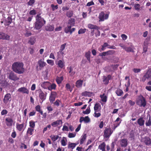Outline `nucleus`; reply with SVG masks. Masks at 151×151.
Returning <instances> with one entry per match:
<instances>
[{"label": "nucleus", "instance_id": "obj_1", "mask_svg": "<svg viewBox=\"0 0 151 151\" xmlns=\"http://www.w3.org/2000/svg\"><path fill=\"white\" fill-rule=\"evenodd\" d=\"M12 69L14 72L19 74H22L24 71V64L22 62L14 63L12 65Z\"/></svg>", "mask_w": 151, "mask_h": 151}, {"label": "nucleus", "instance_id": "obj_2", "mask_svg": "<svg viewBox=\"0 0 151 151\" xmlns=\"http://www.w3.org/2000/svg\"><path fill=\"white\" fill-rule=\"evenodd\" d=\"M41 14L39 13L35 17L36 22L34 23V28L36 29H40L46 23L44 19L40 16Z\"/></svg>", "mask_w": 151, "mask_h": 151}, {"label": "nucleus", "instance_id": "obj_3", "mask_svg": "<svg viewBox=\"0 0 151 151\" xmlns=\"http://www.w3.org/2000/svg\"><path fill=\"white\" fill-rule=\"evenodd\" d=\"M137 104L139 107H145L146 102L145 98L142 95L139 96L136 100Z\"/></svg>", "mask_w": 151, "mask_h": 151}, {"label": "nucleus", "instance_id": "obj_4", "mask_svg": "<svg viewBox=\"0 0 151 151\" xmlns=\"http://www.w3.org/2000/svg\"><path fill=\"white\" fill-rule=\"evenodd\" d=\"M113 132V130H112L109 127L105 128L104 131V138H109Z\"/></svg>", "mask_w": 151, "mask_h": 151}, {"label": "nucleus", "instance_id": "obj_5", "mask_svg": "<svg viewBox=\"0 0 151 151\" xmlns=\"http://www.w3.org/2000/svg\"><path fill=\"white\" fill-rule=\"evenodd\" d=\"M37 64L39 66H36V69L37 70H41L47 65L46 63L44 62L42 59H40L38 60Z\"/></svg>", "mask_w": 151, "mask_h": 151}, {"label": "nucleus", "instance_id": "obj_6", "mask_svg": "<svg viewBox=\"0 0 151 151\" xmlns=\"http://www.w3.org/2000/svg\"><path fill=\"white\" fill-rule=\"evenodd\" d=\"M57 95L55 91H51L49 96V100L51 104L53 103L55 101V98Z\"/></svg>", "mask_w": 151, "mask_h": 151}, {"label": "nucleus", "instance_id": "obj_7", "mask_svg": "<svg viewBox=\"0 0 151 151\" xmlns=\"http://www.w3.org/2000/svg\"><path fill=\"white\" fill-rule=\"evenodd\" d=\"M151 77V69H149L148 70L147 72L144 74L143 76L142 81L145 82L146 79H148Z\"/></svg>", "mask_w": 151, "mask_h": 151}, {"label": "nucleus", "instance_id": "obj_8", "mask_svg": "<svg viewBox=\"0 0 151 151\" xmlns=\"http://www.w3.org/2000/svg\"><path fill=\"white\" fill-rule=\"evenodd\" d=\"M11 100V96L10 93H7L4 96L3 102L5 104H7L10 102Z\"/></svg>", "mask_w": 151, "mask_h": 151}, {"label": "nucleus", "instance_id": "obj_9", "mask_svg": "<svg viewBox=\"0 0 151 151\" xmlns=\"http://www.w3.org/2000/svg\"><path fill=\"white\" fill-rule=\"evenodd\" d=\"M109 14H106L105 15L104 12H101L99 15V21H103L104 19H108L109 17Z\"/></svg>", "mask_w": 151, "mask_h": 151}, {"label": "nucleus", "instance_id": "obj_10", "mask_svg": "<svg viewBox=\"0 0 151 151\" xmlns=\"http://www.w3.org/2000/svg\"><path fill=\"white\" fill-rule=\"evenodd\" d=\"M8 78L9 79L14 81H16L19 79L16 74L12 71L9 73Z\"/></svg>", "mask_w": 151, "mask_h": 151}, {"label": "nucleus", "instance_id": "obj_11", "mask_svg": "<svg viewBox=\"0 0 151 151\" xmlns=\"http://www.w3.org/2000/svg\"><path fill=\"white\" fill-rule=\"evenodd\" d=\"M111 76L110 75H109L107 77L103 76V82L105 84L107 85L109 83V81L111 79Z\"/></svg>", "mask_w": 151, "mask_h": 151}, {"label": "nucleus", "instance_id": "obj_12", "mask_svg": "<svg viewBox=\"0 0 151 151\" xmlns=\"http://www.w3.org/2000/svg\"><path fill=\"white\" fill-rule=\"evenodd\" d=\"M0 39L2 40H9L10 39V36L4 33L0 32Z\"/></svg>", "mask_w": 151, "mask_h": 151}, {"label": "nucleus", "instance_id": "obj_13", "mask_svg": "<svg viewBox=\"0 0 151 151\" xmlns=\"http://www.w3.org/2000/svg\"><path fill=\"white\" fill-rule=\"evenodd\" d=\"M127 140L126 139H122L120 140V145L122 147H126L128 145Z\"/></svg>", "mask_w": 151, "mask_h": 151}, {"label": "nucleus", "instance_id": "obj_14", "mask_svg": "<svg viewBox=\"0 0 151 151\" xmlns=\"http://www.w3.org/2000/svg\"><path fill=\"white\" fill-rule=\"evenodd\" d=\"M51 83L49 81H44L41 83L40 86L45 89H48Z\"/></svg>", "mask_w": 151, "mask_h": 151}, {"label": "nucleus", "instance_id": "obj_15", "mask_svg": "<svg viewBox=\"0 0 151 151\" xmlns=\"http://www.w3.org/2000/svg\"><path fill=\"white\" fill-rule=\"evenodd\" d=\"M17 91L18 92H21L22 93H26L27 94L29 93V90L25 87H22L19 88Z\"/></svg>", "mask_w": 151, "mask_h": 151}, {"label": "nucleus", "instance_id": "obj_16", "mask_svg": "<svg viewBox=\"0 0 151 151\" xmlns=\"http://www.w3.org/2000/svg\"><path fill=\"white\" fill-rule=\"evenodd\" d=\"M90 121V119L88 116H86L85 117H81L79 119V122L81 123L83 122L85 123H88Z\"/></svg>", "mask_w": 151, "mask_h": 151}, {"label": "nucleus", "instance_id": "obj_17", "mask_svg": "<svg viewBox=\"0 0 151 151\" xmlns=\"http://www.w3.org/2000/svg\"><path fill=\"white\" fill-rule=\"evenodd\" d=\"M36 41V38L34 36L30 37L28 42V43L33 45L34 44Z\"/></svg>", "mask_w": 151, "mask_h": 151}, {"label": "nucleus", "instance_id": "obj_18", "mask_svg": "<svg viewBox=\"0 0 151 151\" xmlns=\"http://www.w3.org/2000/svg\"><path fill=\"white\" fill-rule=\"evenodd\" d=\"M46 95L45 96L44 93L42 90H40L39 92V96L40 99L42 100V102L45 100L46 98Z\"/></svg>", "mask_w": 151, "mask_h": 151}, {"label": "nucleus", "instance_id": "obj_19", "mask_svg": "<svg viewBox=\"0 0 151 151\" xmlns=\"http://www.w3.org/2000/svg\"><path fill=\"white\" fill-rule=\"evenodd\" d=\"M101 106L99 103H96L95 104L94 109L96 112L99 111L101 110Z\"/></svg>", "mask_w": 151, "mask_h": 151}, {"label": "nucleus", "instance_id": "obj_20", "mask_svg": "<svg viewBox=\"0 0 151 151\" xmlns=\"http://www.w3.org/2000/svg\"><path fill=\"white\" fill-rule=\"evenodd\" d=\"M93 94L94 95L93 92L87 91H85L81 93V95L82 96H88V97H91Z\"/></svg>", "mask_w": 151, "mask_h": 151}, {"label": "nucleus", "instance_id": "obj_21", "mask_svg": "<svg viewBox=\"0 0 151 151\" xmlns=\"http://www.w3.org/2000/svg\"><path fill=\"white\" fill-rule=\"evenodd\" d=\"M26 126L24 127V123H22L20 124H17V128L19 131L22 130H24Z\"/></svg>", "mask_w": 151, "mask_h": 151}, {"label": "nucleus", "instance_id": "obj_22", "mask_svg": "<svg viewBox=\"0 0 151 151\" xmlns=\"http://www.w3.org/2000/svg\"><path fill=\"white\" fill-rule=\"evenodd\" d=\"M77 145V144L76 143L69 142L68 146V148H71V151H73V149L75 148Z\"/></svg>", "mask_w": 151, "mask_h": 151}, {"label": "nucleus", "instance_id": "obj_23", "mask_svg": "<svg viewBox=\"0 0 151 151\" xmlns=\"http://www.w3.org/2000/svg\"><path fill=\"white\" fill-rule=\"evenodd\" d=\"M144 142L147 145H149L151 144V139L149 137H145L144 139Z\"/></svg>", "mask_w": 151, "mask_h": 151}, {"label": "nucleus", "instance_id": "obj_24", "mask_svg": "<svg viewBox=\"0 0 151 151\" xmlns=\"http://www.w3.org/2000/svg\"><path fill=\"white\" fill-rule=\"evenodd\" d=\"M88 27L91 29H99V27L96 25L89 24L88 25Z\"/></svg>", "mask_w": 151, "mask_h": 151}, {"label": "nucleus", "instance_id": "obj_25", "mask_svg": "<svg viewBox=\"0 0 151 151\" xmlns=\"http://www.w3.org/2000/svg\"><path fill=\"white\" fill-rule=\"evenodd\" d=\"M12 18L8 17L7 20L5 21L4 25L5 26H9L12 22Z\"/></svg>", "mask_w": 151, "mask_h": 151}, {"label": "nucleus", "instance_id": "obj_26", "mask_svg": "<svg viewBox=\"0 0 151 151\" xmlns=\"http://www.w3.org/2000/svg\"><path fill=\"white\" fill-rule=\"evenodd\" d=\"M83 83V81L79 80L77 81L76 82V86L78 88L81 87Z\"/></svg>", "mask_w": 151, "mask_h": 151}, {"label": "nucleus", "instance_id": "obj_27", "mask_svg": "<svg viewBox=\"0 0 151 151\" xmlns=\"http://www.w3.org/2000/svg\"><path fill=\"white\" fill-rule=\"evenodd\" d=\"M64 79L63 76L61 77L57 76L55 79V81L58 84H60Z\"/></svg>", "mask_w": 151, "mask_h": 151}, {"label": "nucleus", "instance_id": "obj_28", "mask_svg": "<svg viewBox=\"0 0 151 151\" xmlns=\"http://www.w3.org/2000/svg\"><path fill=\"white\" fill-rule=\"evenodd\" d=\"M87 137L86 134H83L81 136V139L80 140V144L82 145L86 139Z\"/></svg>", "mask_w": 151, "mask_h": 151}, {"label": "nucleus", "instance_id": "obj_29", "mask_svg": "<svg viewBox=\"0 0 151 151\" xmlns=\"http://www.w3.org/2000/svg\"><path fill=\"white\" fill-rule=\"evenodd\" d=\"M75 20L73 18L70 19L68 21V25L71 27H72L74 26L75 24Z\"/></svg>", "mask_w": 151, "mask_h": 151}, {"label": "nucleus", "instance_id": "obj_30", "mask_svg": "<svg viewBox=\"0 0 151 151\" xmlns=\"http://www.w3.org/2000/svg\"><path fill=\"white\" fill-rule=\"evenodd\" d=\"M54 27L53 25H47L45 27V29L47 31H52L53 30Z\"/></svg>", "mask_w": 151, "mask_h": 151}, {"label": "nucleus", "instance_id": "obj_31", "mask_svg": "<svg viewBox=\"0 0 151 151\" xmlns=\"http://www.w3.org/2000/svg\"><path fill=\"white\" fill-rule=\"evenodd\" d=\"M115 93L118 96H121L123 93L122 90L120 88H117L115 91Z\"/></svg>", "mask_w": 151, "mask_h": 151}, {"label": "nucleus", "instance_id": "obj_32", "mask_svg": "<svg viewBox=\"0 0 151 151\" xmlns=\"http://www.w3.org/2000/svg\"><path fill=\"white\" fill-rule=\"evenodd\" d=\"M64 61H63L61 60H60L58 61L57 65L59 68H62L64 66Z\"/></svg>", "mask_w": 151, "mask_h": 151}, {"label": "nucleus", "instance_id": "obj_33", "mask_svg": "<svg viewBox=\"0 0 151 151\" xmlns=\"http://www.w3.org/2000/svg\"><path fill=\"white\" fill-rule=\"evenodd\" d=\"M100 97L101 99V100L102 101L104 102H106L107 97L105 95V94L103 93L102 95H101Z\"/></svg>", "mask_w": 151, "mask_h": 151}, {"label": "nucleus", "instance_id": "obj_34", "mask_svg": "<svg viewBox=\"0 0 151 151\" xmlns=\"http://www.w3.org/2000/svg\"><path fill=\"white\" fill-rule=\"evenodd\" d=\"M57 86L55 83H52L49 85L48 90L51 91L52 90H55L56 89Z\"/></svg>", "mask_w": 151, "mask_h": 151}, {"label": "nucleus", "instance_id": "obj_35", "mask_svg": "<svg viewBox=\"0 0 151 151\" xmlns=\"http://www.w3.org/2000/svg\"><path fill=\"white\" fill-rule=\"evenodd\" d=\"M106 144L104 142L101 143L98 147V148L101 150H105Z\"/></svg>", "mask_w": 151, "mask_h": 151}, {"label": "nucleus", "instance_id": "obj_36", "mask_svg": "<svg viewBox=\"0 0 151 151\" xmlns=\"http://www.w3.org/2000/svg\"><path fill=\"white\" fill-rule=\"evenodd\" d=\"M91 52L90 51L86 52L85 54V57L87 59L89 62H90V56Z\"/></svg>", "mask_w": 151, "mask_h": 151}, {"label": "nucleus", "instance_id": "obj_37", "mask_svg": "<svg viewBox=\"0 0 151 151\" xmlns=\"http://www.w3.org/2000/svg\"><path fill=\"white\" fill-rule=\"evenodd\" d=\"M65 88L67 90L70 91L71 92L73 90V88L71 87L70 84L69 83H67L66 84Z\"/></svg>", "mask_w": 151, "mask_h": 151}, {"label": "nucleus", "instance_id": "obj_38", "mask_svg": "<svg viewBox=\"0 0 151 151\" xmlns=\"http://www.w3.org/2000/svg\"><path fill=\"white\" fill-rule=\"evenodd\" d=\"M35 109L37 111L39 112L42 115H43V111L41 110V107L40 105L36 106L35 107Z\"/></svg>", "mask_w": 151, "mask_h": 151}, {"label": "nucleus", "instance_id": "obj_39", "mask_svg": "<svg viewBox=\"0 0 151 151\" xmlns=\"http://www.w3.org/2000/svg\"><path fill=\"white\" fill-rule=\"evenodd\" d=\"M73 15V11L70 10L67 11L66 14V16L69 18L71 17Z\"/></svg>", "mask_w": 151, "mask_h": 151}, {"label": "nucleus", "instance_id": "obj_40", "mask_svg": "<svg viewBox=\"0 0 151 151\" xmlns=\"http://www.w3.org/2000/svg\"><path fill=\"white\" fill-rule=\"evenodd\" d=\"M34 131V129L29 128L27 130V134L28 135H31L32 134V132Z\"/></svg>", "mask_w": 151, "mask_h": 151}, {"label": "nucleus", "instance_id": "obj_41", "mask_svg": "<svg viewBox=\"0 0 151 151\" xmlns=\"http://www.w3.org/2000/svg\"><path fill=\"white\" fill-rule=\"evenodd\" d=\"M71 27L69 26V25H68L67 27H66L64 30V31L66 33H67L68 32H70V28H71Z\"/></svg>", "mask_w": 151, "mask_h": 151}, {"label": "nucleus", "instance_id": "obj_42", "mask_svg": "<svg viewBox=\"0 0 151 151\" xmlns=\"http://www.w3.org/2000/svg\"><path fill=\"white\" fill-rule=\"evenodd\" d=\"M50 137L51 138L53 142H55L58 139L59 137L58 135H53L50 136Z\"/></svg>", "mask_w": 151, "mask_h": 151}, {"label": "nucleus", "instance_id": "obj_43", "mask_svg": "<svg viewBox=\"0 0 151 151\" xmlns=\"http://www.w3.org/2000/svg\"><path fill=\"white\" fill-rule=\"evenodd\" d=\"M116 144L115 142H113L111 144V150L110 151H114V146Z\"/></svg>", "mask_w": 151, "mask_h": 151}, {"label": "nucleus", "instance_id": "obj_44", "mask_svg": "<svg viewBox=\"0 0 151 151\" xmlns=\"http://www.w3.org/2000/svg\"><path fill=\"white\" fill-rule=\"evenodd\" d=\"M1 86L6 87L8 86L9 84L8 82L6 81H2V83H1Z\"/></svg>", "mask_w": 151, "mask_h": 151}, {"label": "nucleus", "instance_id": "obj_45", "mask_svg": "<svg viewBox=\"0 0 151 151\" xmlns=\"http://www.w3.org/2000/svg\"><path fill=\"white\" fill-rule=\"evenodd\" d=\"M65 137H63L61 141V145L63 146H65L66 145V143L65 141Z\"/></svg>", "mask_w": 151, "mask_h": 151}, {"label": "nucleus", "instance_id": "obj_46", "mask_svg": "<svg viewBox=\"0 0 151 151\" xmlns=\"http://www.w3.org/2000/svg\"><path fill=\"white\" fill-rule=\"evenodd\" d=\"M86 29H81L78 31V33L79 34L84 33L86 31Z\"/></svg>", "mask_w": 151, "mask_h": 151}, {"label": "nucleus", "instance_id": "obj_47", "mask_svg": "<svg viewBox=\"0 0 151 151\" xmlns=\"http://www.w3.org/2000/svg\"><path fill=\"white\" fill-rule=\"evenodd\" d=\"M90 108H87L85 111H83V113L84 114H88L90 112Z\"/></svg>", "mask_w": 151, "mask_h": 151}, {"label": "nucleus", "instance_id": "obj_48", "mask_svg": "<svg viewBox=\"0 0 151 151\" xmlns=\"http://www.w3.org/2000/svg\"><path fill=\"white\" fill-rule=\"evenodd\" d=\"M125 50L127 52H134L133 49L130 47H126Z\"/></svg>", "mask_w": 151, "mask_h": 151}, {"label": "nucleus", "instance_id": "obj_49", "mask_svg": "<svg viewBox=\"0 0 151 151\" xmlns=\"http://www.w3.org/2000/svg\"><path fill=\"white\" fill-rule=\"evenodd\" d=\"M47 63L50 65L52 66L54 64V61L51 60H47Z\"/></svg>", "mask_w": 151, "mask_h": 151}, {"label": "nucleus", "instance_id": "obj_50", "mask_svg": "<svg viewBox=\"0 0 151 151\" xmlns=\"http://www.w3.org/2000/svg\"><path fill=\"white\" fill-rule=\"evenodd\" d=\"M66 45V43H65L64 44L61 45L60 46V49L59 51H63L65 48V46Z\"/></svg>", "mask_w": 151, "mask_h": 151}, {"label": "nucleus", "instance_id": "obj_51", "mask_svg": "<svg viewBox=\"0 0 151 151\" xmlns=\"http://www.w3.org/2000/svg\"><path fill=\"white\" fill-rule=\"evenodd\" d=\"M20 146L21 149L24 148V149H26L27 148V145L23 143H20Z\"/></svg>", "mask_w": 151, "mask_h": 151}, {"label": "nucleus", "instance_id": "obj_52", "mask_svg": "<svg viewBox=\"0 0 151 151\" xmlns=\"http://www.w3.org/2000/svg\"><path fill=\"white\" fill-rule=\"evenodd\" d=\"M51 7L52 8V9L53 11H54L55 10V9H57L58 8V5L55 6L53 4H52L51 5Z\"/></svg>", "mask_w": 151, "mask_h": 151}, {"label": "nucleus", "instance_id": "obj_53", "mask_svg": "<svg viewBox=\"0 0 151 151\" xmlns=\"http://www.w3.org/2000/svg\"><path fill=\"white\" fill-rule=\"evenodd\" d=\"M76 135V134H73L72 133H70L68 134V137L70 138L74 137Z\"/></svg>", "mask_w": 151, "mask_h": 151}, {"label": "nucleus", "instance_id": "obj_54", "mask_svg": "<svg viewBox=\"0 0 151 151\" xmlns=\"http://www.w3.org/2000/svg\"><path fill=\"white\" fill-rule=\"evenodd\" d=\"M60 102V101L59 99H57L56 101L53 103L54 105L58 106H59V102Z\"/></svg>", "mask_w": 151, "mask_h": 151}, {"label": "nucleus", "instance_id": "obj_55", "mask_svg": "<svg viewBox=\"0 0 151 151\" xmlns=\"http://www.w3.org/2000/svg\"><path fill=\"white\" fill-rule=\"evenodd\" d=\"M141 69L140 68H134L132 69V70L134 73H138L141 71Z\"/></svg>", "mask_w": 151, "mask_h": 151}, {"label": "nucleus", "instance_id": "obj_56", "mask_svg": "<svg viewBox=\"0 0 151 151\" xmlns=\"http://www.w3.org/2000/svg\"><path fill=\"white\" fill-rule=\"evenodd\" d=\"M140 5L139 4H135L134 7L136 10H139L140 9Z\"/></svg>", "mask_w": 151, "mask_h": 151}, {"label": "nucleus", "instance_id": "obj_57", "mask_svg": "<svg viewBox=\"0 0 151 151\" xmlns=\"http://www.w3.org/2000/svg\"><path fill=\"white\" fill-rule=\"evenodd\" d=\"M35 2L34 0H29L27 3V4L28 5L32 6L34 3Z\"/></svg>", "mask_w": 151, "mask_h": 151}, {"label": "nucleus", "instance_id": "obj_58", "mask_svg": "<svg viewBox=\"0 0 151 151\" xmlns=\"http://www.w3.org/2000/svg\"><path fill=\"white\" fill-rule=\"evenodd\" d=\"M129 138H131L132 139H133L134 138V132L133 131H132L130 134H129Z\"/></svg>", "mask_w": 151, "mask_h": 151}, {"label": "nucleus", "instance_id": "obj_59", "mask_svg": "<svg viewBox=\"0 0 151 151\" xmlns=\"http://www.w3.org/2000/svg\"><path fill=\"white\" fill-rule=\"evenodd\" d=\"M106 55H108L107 51L103 52L100 53L99 55L100 56H105Z\"/></svg>", "mask_w": 151, "mask_h": 151}, {"label": "nucleus", "instance_id": "obj_60", "mask_svg": "<svg viewBox=\"0 0 151 151\" xmlns=\"http://www.w3.org/2000/svg\"><path fill=\"white\" fill-rule=\"evenodd\" d=\"M8 113V111L6 109H3L1 112V114L2 115L6 114Z\"/></svg>", "mask_w": 151, "mask_h": 151}, {"label": "nucleus", "instance_id": "obj_61", "mask_svg": "<svg viewBox=\"0 0 151 151\" xmlns=\"http://www.w3.org/2000/svg\"><path fill=\"white\" fill-rule=\"evenodd\" d=\"M107 52L108 55H112L114 53L115 51L114 50H109L107 51Z\"/></svg>", "mask_w": 151, "mask_h": 151}, {"label": "nucleus", "instance_id": "obj_62", "mask_svg": "<svg viewBox=\"0 0 151 151\" xmlns=\"http://www.w3.org/2000/svg\"><path fill=\"white\" fill-rule=\"evenodd\" d=\"M29 14L30 15H34L36 14V11L35 9H33L30 11Z\"/></svg>", "mask_w": 151, "mask_h": 151}, {"label": "nucleus", "instance_id": "obj_63", "mask_svg": "<svg viewBox=\"0 0 151 151\" xmlns=\"http://www.w3.org/2000/svg\"><path fill=\"white\" fill-rule=\"evenodd\" d=\"M100 35V32L99 29H96V32L95 33V35L96 37L99 36Z\"/></svg>", "mask_w": 151, "mask_h": 151}, {"label": "nucleus", "instance_id": "obj_64", "mask_svg": "<svg viewBox=\"0 0 151 151\" xmlns=\"http://www.w3.org/2000/svg\"><path fill=\"white\" fill-rule=\"evenodd\" d=\"M121 37L123 40H126L127 38V36L124 34H122L121 35Z\"/></svg>", "mask_w": 151, "mask_h": 151}]
</instances>
